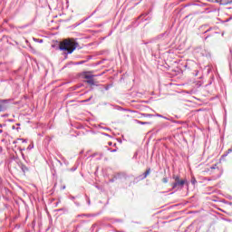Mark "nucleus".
Masks as SVG:
<instances>
[{
	"instance_id": "obj_10",
	"label": "nucleus",
	"mask_w": 232,
	"mask_h": 232,
	"mask_svg": "<svg viewBox=\"0 0 232 232\" xmlns=\"http://www.w3.org/2000/svg\"><path fill=\"white\" fill-rule=\"evenodd\" d=\"M27 150H34V144H30V145L27 147Z\"/></svg>"
},
{
	"instance_id": "obj_21",
	"label": "nucleus",
	"mask_w": 232,
	"mask_h": 232,
	"mask_svg": "<svg viewBox=\"0 0 232 232\" xmlns=\"http://www.w3.org/2000/svg\"><path fill=\"white\" fill-rule=\"evenodd\" d=\"M108 150H109V151H112L113 150H111V149H108Z\"/></svg>"
},
{
	"instance_id": "obj_30",
	"label": "nucleus",
	"mask_w": 232,
	"mask_h": 232,
	"mask_svg": "<svg viewBox=\"0 0 232 232\" xmlns=\"http://www.w3.org/2000/svg\"><path fill=\"white\" fill-rule=\"evenodd\" d=\"M88 204H90V200H88Z\"/></svg>"
},
{
	"instance_id": "obj_5",
	"label": "nucleus",
	"mask_w": 232,
	"mask_h": 232,
	"mask_svg": "<svg viewBox=\"0 0 232 232\" xmlns=\"http://www.w3.org/2000/svg\"><path fill=\"white\" fill-rule=\"evenodd\" d=\"M85 82H87V84H90L91 86H95V80H93V77L87 79Z\"/></svg>"
},
{
	"instance_id": "obj_24",
	"label": "nucleus",
	"mask_w": 232,
	"mask_h": 232,
	"mask_svg": "<svg viewBox=\"0 0 232 232\" xmlns=\"http://www.w3.org/2000/svg\"><path fill=\"white\" fill-rule=\"evenodd\" d=\"M211 169H215V167H211Z\"/></svg>"
},
{
	"instance_id": "obj_26",
	"label": "nucleus",
	"mask_w": 232,
	"mask_h": 232,
	"mask_svg": "<svg viewBox=\"0 0 232 232\" xmlns=\"http://www.w3.org/2000/svg\"><path fill=\"white\" fill-rule=\"evenodd\" d=\"M39 43H43V40H40Z\"/></svg>"
},
{
	"instance_id": "obj_13",
	"label": "nucleus",
	"mask_w": 232,
	"mask_h": 232,
	"mask_svg": "<svg viewBox=\"0 0 232 232\" xmlns=\"http://www.w3.org/2000/svg\"><path fill=\"white\" fill-rule=\"evenodd\" d=\"M77 170V167H73L71 169V171H76Z\"/></svg>"
},
{
	"instance_id": "obj_18",
	"label": "nucleus",
	"mask_w": 232,
	"mask_h": 232,
	"mask_svg": "<svg viewBox=\"0 0 232 232\" xmlns=\"http://www.w3.org/2000/svg\"><path fill=\"white\" fill-rule=\"evenodd\" d=\"M114 232H125L124 230H115Z\"/></svg>"
},
{
	"instance_id": "obj_1",
	"label": "nucleus",
	"mask_w": 232,
	"mask_h": 232,
	"mask_svg": "<svg viewBox=\"0 0 232 232\" xmlns=\"http://www.w3.org/2000/svg\"><path fill=\"white\" fill-rule=\"evenodd\" d=\"M79 43L74 38H67L63 40L59 44V50L67 52L66 53H73L77 50Z\"/></svg>"
},
{
	"instance_id": "obj_6",
	"label": "nucleus",
	"mask_w": 232,
	"mask_h": 232,
	"mask_svg": "<svg viewBox=\"0 0 232 232\" xmlns=\"http://www.w3.org/2000/svg\"><path fill=\"white\" fill-rule=\"evenodd\" d=\"M21 169L24 173H26V171H28V167H26V165H21Z\"/></svg>"
},
{
	"instance_id": "obj_7",
	"label": "nucleus",
	"mask_w": 232,
	"mask_h": 232,
	"mask_svg": "<svg viewBox=\"0 0 232 232\" xmlns=\"http://www.w3.org/2000/svg\"><path fill=\"white\" fill-rule=\"evenodd\" d=\"M136 122H137L138 124H141V125L151 124V122H150V121H139V120H137Z\"/></svg>"
},
{
	"instance_id": "obj_11",
	"label": "nucleus",
	"mask_w": 232,
	"mask_h": 232,
	"mask_svg": "<svg viewBox=\"0 0 232 232\" xmlns=\"http://www.w3.org/2000/svg\"><path fill=\"white\" fill-rule=\"evenodd\" d=\"M162 182H164V184H167V182H168V178H163V179H162Z\"/></svg>"
},
{
	"instance_id": "obj_29",
	"label": "nucleus",
	"mask_w": 232,
	"mask_h": 232,
	"mask_svg": "<svg viewBox=\"0 0 232 232\" xmlns=\"http://www.w3.org/2000/svg\"><path fill=\"white\" fill-rule=\"evenodd\" d=\"M111 182H113V179H111Z\"/></svg>"
},
{
	"instance_id": "obj_8",
	"label": "nucleus",
	"mask_w": 232,
	"mask_h": 232,
	"mask_svg": "<svg viewBox=\"0 0 232 232\" xmlns=\"http://www.w3.org/2000/svg\"><path fill=\"white\" fill-rule=\"evenodd\" d=\"M151 169H148L145 172H144V176H143V179H146V177H148V175H150Z\"/></svg>"
},
{
	"instance_id": "obj_4",
	"label": "nucleus",
	"mask_w": 232,
	"mask_h": 232,
	"mask_svg": "<svg viewBox=\"0 0 232 232\" xmlns=\"http://www.w3.org/2000/svg\"><path fill=\"white\" fill-rule=\"evenodd\" d=\"M92 77H95V75L92 74V72H83V79H92Z\"/></svg>"
},
{
	"instance_id": "obj_16",
	"label": "nucleus",
	"mask_w": 232,
	"mask_h": 232,
	"mask_svg": "<svg viewBox=\"0 0 232 232\" xmlns=\"http://www.w3.org/2000/svg\"><path fill=\"white\" fill-rule=\"evenodd\" d=\"M117 151V149H114L112 150H111V153H115Z\"/></svg>"
},
{
	"instance_id": "obj_28",
	"label": "nucleus",
	"mask_w": 232,
	"mask_h": 232,
	"mask_svg": "<svg viewBox=\"0 0 232 232\" xmlns=\"http://www.w3.org/2000/svg\"><path fill=\"white\" fill-rule=\"evenodd\" d=\"M113 146H117V143H114Z\"/></svg>"
},
{
	"instance_id": "obj_27",
	"label": "nucleus",
	"mask_w": 232,
	"mask_h": 232,
	"mask_svg": "<svg viewBox=\"0 0 232 232\" xmlns=\"http://www.w3.org/2000/svg\"><path fill=\"white\" fill-rule=\"evenodd\" d=\"M3 132V130H0V133H2Z\"/></svg>"
},
{
	"instance_id": "obj_15",
	"label": "nucleus",
	"mask_w": 232,
	"mask_h": 232,
	"mask_svg": "<svg viewBox=\"0 0 232 232\" xmlns=\"http://www.w3.org/2000/svg\"><path fill=\"white\" fill-rule=\"evenodd\" d=\"M232 152V147L227 150V153H231Z\"/></svg>"
},
{
	"instance_id": "obj_25",
	"label": "nucleus",
	"mask_w": 232,
	"mask_h": 232,
	"mask_svg": "<svg viewBox=\"0 0 232 232\" xmlns=\"http://www.w3.org/2000/svg\"><path fill=\"white\" fill-rule=\"evenodd\" d=\"M196 180L192 181V184H195Z\"/></svg>"
},
{
	"instance_id": "obj_22",
	"label": "nucleus",
	"mask_w": 232,
	"mask_h": 232,
	"mask_svg": "<svg viewBox=\"0 0 232 232\" xmlns=\"http://www.w3.org/2000/svg\"><path fill=\"white\" fill-rule=\"evenodd\" d=\"M23 159H24V154H22Z\"/></svg>"
},
{
	"instance_id": "obj_9",
	"label": "nucleus",
	"mask_w": 232,
	"mask_h": 232,
	"mask_svg": "<svg viewBox=\"0 0 232 232\" xmlns=\"http://www.w3.org/2000/svg\"><path fill=\"white\" fill-rule=\"evenodd\" d=\"M92 98L93 96H91L89 99L82 101V102H90V101H92Z\"/></svg>"
},
{
	"instance_id": "obj_2",
	"label": "nucleus",
	"mask_w": 232,
	"mask_h": 232,
	"mask_svg": "<svg viewBox=\"0 0 232 232\" xmlns=\"http://www.w3.org/2000/svg\"><path fill=\"white\" fill-rule=\"evenodd\" d=\"M175 182L172 184V189H182L184 188V184L188 183L187 179H180L179 176H173Z\"/></svg>"
},
{
	"instance_id": "obj_17",
	"label": "nucleus",
	"mask_w": 232,
	"mask_h": 232,
	"mask_svg": "<svg viewBox=\"0 0 232 232\" xmlns=\"http://www.w3.org/2000/svg\"><path fill=\"white\" fill-rule=\"evenodd\" d=\"M108 144H109L110 146H113V142H111V141H109Z\"/></svg>"
},
{
	"instance_id": "obj_14",
	"label": "nucleus",
	"mask_w": 232,
	"mask_h": 232,
	"mask_svg": "<svg viewBox=\"0 0 232 232\" xmlns=\"http://www.w3.org/2000/svg\"><path fill=\"white\" fill-rule=\"evenodd\" d=\"M18 140H21V142H27V140L24 139H19Z\"/></svg>"
},
{
	"instance_id": "obj_3",
	"label": "nucleus",
	"mask_w": 232,
	"mask_h": 232,
	"mask_svg": "<svg viewBox=\"0 0 232 232\" xmlns=\"http://www.w3.org/2000/svg\"><path fill=\"white\" fill-rule=\"evenodd\" d=\"M10 100H0V111H6L8 109V102Z\"/></svg>"
},
{
	"instance_id": "obj_12",
	"label": "nucleus",
	"mask_w": 232,
	"mask_h": 232,
	"mask_svg": "<svg viewBox=\"0 0 232 232\" xmlns=\"http://www.w3.org/2000/svg\"><path fill=\"white\" fill-rule=\"evenodd\" d=\"M142 116L143 117H151V114L143 113Z\"/></svg>"
},
{
	"instance_id": "obj_20",
	"label": "nucleus",
	"mask_w": 232,
	"mask_h": 232,
	"mask_svg": "<svg viewBox=\"0 0 232 232\" xmlns=\"http://www.w3.org/2000/svg\"><path fill=\"white\" fill-rule=\"evenodd\" d=\"M157 117H162V115H160V114H157Z\"/></svg>"
},
{
	"instance_id": "obj_19",
	"label": "nucleus",
	"mask_w": 232,
	"mask_h": 232,
	"mask_svg": "<svg viewBox=\"0 0 232 232\" xmlns=\"http://www.w3.org/2000/svg\"><path fill=\"white\" fill-rule=\"evenodd\" d=\"M86 217H95V215H86Z\"/></svg>"
},
{
	"instance_id": "obj_23",
	"label": "nucleus",
	"mask_w": 232,
	"mask_h": 232,
	"mask_svg": "<svg viewBox=\"0 0 232 232\" xmlns=\"http://www.w3.org/2000/svg\"><path fill=\"white\" fill-rule=\"evenodd\" d=\"M0 128H3V124H0Z\"/></svg>"
}]
</instances>
